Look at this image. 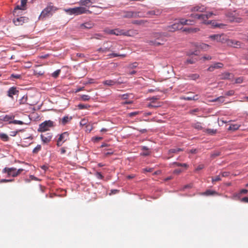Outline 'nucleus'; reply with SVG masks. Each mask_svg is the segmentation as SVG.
<instances>
[{
	"label": "nucleus",
	"mask_w": 248,
	"mask_h": 248,
	"mask_svg": "<svg viewBox=\"0 0 248 248\" xmlns=\"http://www.w3.org/2000/svg\"><path fill=\"white\" fill-rule=\"evenodd\" d=\"M65 11L70 15H75L76 16L86 13L87 12H89L86 8L83 7H77L73 8H69L65 9Z\"/></svg>",
	"instance_id": "obj_1"
},
{
	"label": "nucleus",
	"mask_w": 248,
	"mask_h": 248,
	"mask_svg": "<svg viewBox=\"0 0 248 248\" xmlns=\"http://www.w3.org/2000/svg\"><path fill=\"white\" fill-rule=\"evenodd\" d=\"M53 126V122L51 121H46L39 124L38 132H43L49 130L50 128Z\"/></svg>",
	"instance_id": "obj_2"
},
{
	"label": "nucleus",
	"mask_w": 248,
	"mask_h": 248,
	"mask_svg": "<svg viewBox=\"0 0 248 248\" xmlns=\"http://www.w3.org/2000/svg\"><path fill=\"white\" fill-rule=\"evenodd\" d=\"M52 3H50L46 8H45L41 13L39 18L45 17L46 16H48L49 14L52 15V12L57 10V8L53 5H51Z\"/></svg>",
	"instance_id": "obj_3"
},
{
	"label": "nucleus",
	"mask_w": 248,
	"mask_h": 248,
	"mask_svg": "<svg viewBox=\"0 0 248 248\" xmlns=\"http://www.w3.org/2000/svg\"><path fill=\"white\" fill-rule=\"evenodd\" d=\"M116 46L117 45L115 43L110 46H105V44H104L103 47L99 48L97 50V51L102 53H106L108 51L114 52V49L116 48Z\"/></svg>",
	"instance_id": "obj_4"
},
{
	"label": "nucleus",
	"mask_w": 248,
	"mask_h": 248,
	"mask_svg": "<svg viewBox=\"0 0 248 248\" xmlns=\"http://www.w3.org/2000/svg\"><path fill=\"white\" fill-rule=\"evenodd\" d=\"M69 133L67 132H64L61 134L57 140V145L61 146L66 141L69 140Z\"/></svg>",
	"instance_id": "obj_5"
},
{
	"label": "nucleus",
	"mask_w": 248,
	"mask_h": 248,
	"mask_svg": "<svg viewBox=\"0 0 248 248\" xmlns=\"http://www.w3.org/2000/svg\"><path fill=\"white\" fill-rule=\"evenodd\" d=\"M28 21L29 18L25 16H20L13 19V23L16 26L22 25L23 23H27Z\"/></svg>",
	"instance_id": "obj_6"
},
{
	"label": "nucleus",
	"mask_w": 248,
	"mask_h": 248,
	"mask_svg": "<svg viewBox=\"0 0 248 248\" xmlns=\"http://www.w3.org/2000/svg\"><path fill=\"white\" fill-rule=\"evenodd\" d=\"M3 173H7L8 176L15 177L17 176L15 168H5L2 170Z\"/></svg>",
	"instance_id": "obj_7"
},
{
	"label": "nucleus",
	"mask_w": 248,
	"mask_h": 248,
	"mask_svg": "<svg viewBox=\"0 0 248 248\" xmlns=\"http://www.w3.org/2000/svg\"><path fill=\"white\" fill-rule=\"evenodd\" d=\"M224 35L222 34H213L209 36V38L213 40H216L217 42L224 43L226 42L227 39L224 38Z\"/></svg>",
	"instance_id": "obj_8"
},
{
	"label": "nucleus",
	"mask_w": 248,
	"mask_h": 248,
	"mask_svg": "<svg viewBox=\"0 0 248 248\" xmlns=\"http://www.w3.org/2000/svg\"><path fill=\"white\" fill-rule=\"evenodd\" d=\"M41 139L43 143L46 144L49 142L52 139V134L51 133H47L41 135Z\"/></svg>",
	"instance_id": "obj_9"
},
{
	"label": "nucleus",
	"mask_w": 248,
	"mask_h": 248,
	"mask_svg": "<svg viewBox=\"0 0 248 248\" xmlns=\"http://www.w3.org/2000/svg\"><path fill=\"white\" fill-rule=\"evenodd\" d=\"M226 43L227 45L231 46H233L235 48H238V47H241V42L238 41H236L232 39H227Z\"/></svg>",
	"instance_id": "obj_10"
},
{
	"label": "nucleus",
	"mask_w": 248,
	"mask_h": 248,
	"mask_svg": "<svg viewBox=\"0 0 248 248\" xmlns=\"http://www.w3.org/2000/svg\"><path fill=\"white\" fill-rule=\"evenodd\" d=\"M122 83V82L119 81L118 80L116 79H108L103 81V83L104 85H108L109 86H111L116 84H120Z\"/></svg>",
	"instance_id": "obj_11"
},
{
	"label": "nucleus",
	"mask_w": 248,
	"mask_h": 248,
	"mask_svg": "<svg viewBox=\"0 0 248 248\" xmlns=\"http://www.w3.org/2000/svg\"><path fill=\"white\" fill-rule=\"evenodd\" d=\"M14 118V116L13 115H1L0 116V123H1L2 122H12L11 120Z\"/></svg>",
	"instance_id": "obj_12"
},
{
	"label": "nucleus",
	"mask_w": 248,
	"mask_h": 248,
	"mask_svg": "<svg viewBox=\"0 0 248 248\" xmlns=\"http://www.w3.org/2000/svg\"><path fill=\"white\" fill-rule=\"evenodd\" d=\"M182 27L179 22L175 23L172 25L168 27V30L170 31H174L176 30L181 29Z\"/></svg>",
	"instance_id": "obj_13"
},
{
	"label": "nucleus",
	"mask_w": 248,
	"mask_h": 248,
	"mask_svg": "<svg viewBox=\"0 0 248 248\" xmlns=\"http://www.w3.org/2000/svg\"><path fill=\"white\" fill-rule=\"evenodd\" d=\"M223 66V64L222 63L217 62L209 67L207 69V71L212 72L214 71L215 69L222 68Z\"/></svg>",
	"instance_id": "obj_14"
},
{
	"label": "nucleus",
	"mask_w": 248,
	"mask_h": 248,
	"mask_svg": "<svg viewBox=\"0 0 248 248\" xmlns=\"http://www.w3.org/2000/svg\"><path fill=\"white\" fill-rule=\"evenodd\" d=\"M130 31H125L123 30H119L118 29H115V35H124L125 36H130L129 34Z\"/></svg>",
	"instance_id": "obj_15"
},
{
	"label": "nucleus",
	"mask_w": 248,
	"mask_h": 248,
	"mask_svg": "<svg viewBox=\"0 0 248 248\" xmlns=\"http://www.w3.org/2000/svg\"><path fill=\"white\" fill-rule=\"evenodd\" d=\"M200 195H203V196H209L217 195L218 193L216 191L209 189V190H207L204 192L201 193L200 194Z\"/></svg>",
	"instance_id": "obj_16"
},
{
	"label": "nucleus",
	"mask_w": 248,
	"mask_h": 248,
	"mask_svg": "<svg viewBox=\"0 0 248 248\" xmlns=\"http://www.w3.org/2000/svg\"><path fill=\"white\" fill-rule=\"evenodd\" d=\"M19 91L16 90V88L14 87H12L9 89L8 91V95L9 97H13V95L16 94Z\"/></svg>",
	"instance_id": "obj_17"
},
{
	"label": "nucleus",
	"mask_w": 248,
	"mask_h": 248,
	"mask_svg": "<svg viewBox=\"0 0 248 248\" xmlns=\"http://www.w3.org/2000/svg\"><path fill=\"white\" fill-rule=\"evenodd\" d=\"M185 79H191L192 80H196L200 78V75L198 74H192L185 75Z\"/></svg>",
	"instance_id": "obj_18"
},
{
	"label": "nucleus",
	"mask_w": 248,
	"mask_h": 248,
	"mask_svg": "<svg viewBox=\"0 0 248 248\" xmlns=\"http://www.w3.org/2000/svg\"><path fill=\"white\" fill-rule=\"evenodd\" d=\"M163 41L162 40V42L157 41V40L155 39V40H150L147 41V43H148L149 45L154 46H159L163 44Z\"/></svg>",
	"instance_id": "obj_19"
},
{
	"label": "nucleus",
	"mask_w": 248,
	"mask_h": 248,
	"mask_svg": "<svg viewBox=\"0 0 248 248\" xmlns=\"http://www.w3.org/2000/svg\"><path fill=\"white\" fill-rule=\"evenodd\" d=\"M27 95H24L20 99V104H25L29 105L30 107L29 108H34V107H32L33 106V104H29V103L27 102Z\"/></svg>",
	"instance_id": "obj_20"
},
{
	"label": "nucleus",
	"mask_w": 248,
	"mask_h": 248,
	"mask_svg": "<svg viewBox=\"0 0 248 248\" xmlns=\"http://www.w3.org/2000/svg\"><path fill=\"white\" fill-rule=\"evenodd\" d=\"M183 149L180 148H176L173 149H171L169 151V155H170V156L168 157V158H170V157H171L173 156V155H171L173 153H177L179 152L182 151Z\"/></svg>",
	"instance_id": "obj_21"
},
{
	"label": "nucleus",
	"mask_w": 248,
	"mask_h": 248,
	"mask_svg": "<svg viewBox=\"0 0 248 248\" xmlns=\"http://www.w3.org/2000/svg\"><path fill=\"white\" fill-rule=\"evenodd\" d=\"M93 26V24L89 22H86L82 23L80 25V28L81 29H91Z\"/></svg>",
	"instance_id": "obj_22"
},
{
	"label": "nucleus",
	"mask_w": 248,
	"mask_h": 248,
	"mask_svg": "<svg viewBox=\"0 0 248 248\" xmlns=\"http://www.w3.org/2000/svg\"><path fill=\"white\" fill-rule=\"evenodd\" d=\"M72 117H69L68 116H65L62 119V120H61V123L63 125H65L68 122L71 121L72 120Z\"/></svg>",
	"instance_id": "obj_23"
},
{
	"label": "nucleus",
	"mask_w": 248,
	"mask_h": 248,
	"mask_svg": "<svg viewBox=\"0 0 248 248\" xmlns=\"http://www.w3.org/2000/svg\"><path fill=\"white\" fill-rule=\"evenodd\" d=\"M199 31L198 28H185L183 29L184 31L188 32H196Z\"/></svg>",
	"instance_id": "obj_24"
},
{
	"label": "nucleus",
	"mask_w": 248,
	"mask_h": 248,
	"mask_svg": "<svg viewBox=\"0 0 248 248\" xmlns=\"http://www.w3.org/2000/svg\"><path fill=\"white\" fill-rule=\"evenodd\" d=\"M25 9L24 8H23L21 6H19L18 5H17L14 11H13V15L15 16H19V15L18 14H16V11L17 10H24Z\"/></svg>",
	"instance_id": "obj_25"
},
{
	"label": "nucleus",
	"mask_w": 248,
	"mask_h": 248,
	"mask_svg": "<svg viewBox=\"0 0 248 248\" xmlns=\"http://www.w3.org/2000/svg\"><path fill=\"white\" fill-rule=\"evenodd\" d=\"M197 61H198V59L197 58H191L189 59H187L186 61L185 62V64H194Z\"/></svg>",
	"instance_id": "obj_26"
},
{
	"label": "nucleus",
	"mask_w": 248,
	"mask_h": 248,
	"mask_svg": "<svg viewBox=\"0 0 248 248\" xmlns=\"http://www.w3.org/2000/svg\"><path fill=\"white\" fill-rule=\"evenodd\" d=\"M197 47L201 49L206 50H207L208 47H209V45L204 44V43H201L198 45Z\"/></svg>",
	"instance_id": "obj_27"
},
{
	"label": "nucleus",
	"mask_w": 248,
	"mask_h": 248,
	"mask_svg": "<svg viewBox=\"0 0 248 248\" xmlns=\"http://www.w3.org/2000/svg\"><path fill=\"white\" fill-rule=\"evenodd\" d=\"M108 56H109V58H112L116 57H125L126 56V54H119L116 53H112L108 55Z\"/></svg>",
	"instance_id": "obj_28"
},
{
	"label": "nucleus",
	"mask_w": 248,
	"mask_h": 248,
	"mask_svg": "<svg viewBox=\"0 0 248 248\" xmlns=\"http://www.w3.org/2000/svg\"><path fill=\"white\" fill-rule=\"evenodd\" d=\"M231 74L229 72H225L220 75V78L222 79H230Z\"/></svg>",
	"instance_id": "obj_29"
},
{
	"label": "nucleus",
	"mask_w": 248,
	"mask_h": 248,
	"mask_svg": "<svg viewBox=\"0 0 248 248\" xmlns=\"http://www.w3.org/2000/svg\"><path fill=\"white\" fill-rule=\"evenodd\" d=\"M0 139L4 141H8L9 140V137L7 135L4 133H0Z\"/></svg>",
	"instance_id": "obj_30"
},
{
	"label": "nucleus",
	"mask_w": 248,
	"mask_h": 248,
	"mask_svg": "<svg viewBox=\"0 0 248 248\" xmlns=\"http://www.w3.org/2000/svg\"><path fill=\"white\" fill-rule=\"evenodd\" d=\"M239 126L238 124H232L229 126V130L234 131L237 130Z\"/></svg>",
	"instance_id": "obj_31"
},
{
	"label": "nucleus",
	"mask_w": 248,
	"mask_h": 248,
	"mask_svg": "<svg viewBox=\"0 0 248 248\" xmlns=\"http://www.w3.org/2000/svg\"><path fill=\"white\" fill-rule=\"evenodd\" d=\"M198 55V51L197 50L194 51H188L186 53V55L187 56H191L192 55H195L197 56Z\"/></svg>",
	"instance_id": "obj_32"
},
{
	"label": "nucleus",
	"mask_w": 248,
	"mask_h": 248,
	"mask_svg": "<svg viewBox=\"0 0 248 248\" xmlns=\"http://www.w3.org/2000/svg\"><path fill=\"white\" fill-rule=\"evenodd\" d=\"M60 73H61V70L60 69L57 70L56 71H55L54 72H53L52 74V76L54 78H57L59 77Z\"/></svg>",
	"instance_id": "obj_33"
},
{
	"label": "nucleus",
	"mask_w": 248,
	"mask_h": 248,
	"mask_svg": "<svg viewBox=\"0 0 248 248\" xmlns=\"http://www.w3.org/2000/svg\"><path fill=\"white\" fill-rule=\"evenodd\" d=\"M41 150V145H37V146L33 149V150L32 151V153L33 154H37Z\"/></svg>",
	"instance_id": "obj_34"
},
{
	"label": "nucleus",
	"mask_w": 248,
	"mask_h": 248,
	"mask_svg": "<svg viewBox=\"0 0 248 248\" xmlns=\"http://www.w3.org/2000/svg\"><path fill=\"white\" fill-rule=\"evenodd\" d=\"M134 16V13L132 12H127L125 13V15L124 16V17L126 18H131Z\"/></svg>",
	"instance_id": "obj_35"
},
{
	"label": "nucleus",
	"mask_w": 248,
	"mask_h": 248,
	"mask_svg": "<svg viewBox=\"0 0 248 248\" xmlns=\"http://www.w3.org/2000/svg\"><path fill=\"white\" fill-rule=\"evenodd\" d=\"M188 21H189L188 20H185L184 19H181L179 21V22L180 24H181V26L182 25L190 24V23H188ZM189 21L190 22V20H189Z\"/></svg>",
	"instance_id": "obj_36"
},
{
	"label": "nucleus",
	"mask_w": 248,
	"mask_h": 248,
	"mask_svg": "<svg viewBox=\"0 0 248 248\" xmlns=\"http://www.w3.org/2000/svg\"><path fill=\"white\" fill-rule=\"evenodd\" d=\"M90 2H91V0H80V4L81 5L87 6Z\"/></svg>",
	"instance_id": "obj_37"
},
{
	"label": "nucleus",
	"mask_w": 248,
	"mask_h": 248,
	"mask_svg": "<svg viewBox=\"0 0 248 248\" xmlns=\"http://www.w3.org/2000/svg\"><path fill=\"white\" fill-rule=\"evenodd\" d=\"M162 36V33L160 32H155L153 34V36L156 38V40H159V38Z\"/></svg>",
	"instance_id": "obj_38"
},
{
	"label": "nucleus",
	"mask_w": 248,
	"mask_h": 248,
	"mask_svg": "<svg viewBox=\"0 0 248 248\" xmlns=\"http://www.w3.org/2000/svg\"><path fill=\"white\" fill-rule=\"evenodd\" d=\"M147 107L157 108L160 107L159 105H156L155 103H148L146 104Z\"/></svg>",
	"instance_id": "obj_39"
},
{
	"label": "nucleus",
	"mask_w": 248,
	"mask_h": 248,
	"mask_svg": "<svg viewBox=\"0 0 248 248\" xmlns=\"http://www.w3.org/2000/svg\"><path fill=\"white\" fill-rule=\"evenodd\" d=\"M221 180V179L220 175H217V176H215V177L212 178V182L213 183H214L216 182L219 181Z\"/></svg>",
	"instance_id": "obj_40"
},
{
	"label": "nucleus",
	"mask_w": 248,
	"mask_h": 248,
	"mask_svg": "<svg viewBox=\"0 0 248 248\" xmlns=\"http://www.w3.org/2000/svg\"><path fill=\"white\" fill-rule=\"evenodd\" d=\"M234 94V91L233 90H230L229 91L226 92L225 93V95L226 96H232Z\"/></svg>",
	"instance_id": "obj_41"
},
{
	"label": "nucleus",
	"mask_w": 248,
	"mask_h": 248,
	"mask_svg": "<svg viewBox=\"0 0 248 248\" xmlns=\"http://www.w3.org/2000/svg\"><path fill=\"white\" fill-rule=\"evenodd\" d=\"M248 192V190L246 189H243L241 190L239 193L237 194L238 197H240L241 194H247Z\"/></svg>",
	"instance_id": "obj_42"
},
{
	"label": "nucleus",
	"mask_w": 248,
	"mask_h": 248,
	"mask_svg": "<svg viewBox=\"0 0 248 248\" xmlns=\"http://www.w3.org/2000/svg\"><path fill=\"white\" fill-rule=\"evenodd\" d=\"M10 78H15L17 79H20L21 78V75H16L12 74L11 75Z\"/></svg>",
	"instance_id": "obj_43"
},
{
	"label": "nucleus",
	"mask_w": 248,
	"mask_h": 248,
	"mask_svg": "<svg viewBox=\"0 0 248 248\" xmlns=\"http://www.w3.org/2000/svg\"><path fill=\"white\" fill-rule=\"evenodd\" d=\"M10 123H13L14 124H23L24 123L21 121H18V120H14L12 122H10Z\"/></svg>",
	"instance_id": "obj_44"
},
{
	"label": "nucleus",
	"mask_w": 248,
	"mask_h": 248,
	"mask_svg": "<svg viewBox=\"0 0 248 248\" xmlns=\"http://www.w3.org/2000/svg\"><path fill=\"white\" fill-rule=\"evenodd\" d=\"M138 65V63L136 62H133L132 63H131L129 64V67L130 68H136Z\"/></svg>",
	"instance_id": "obj_45"
},
{
	"label": "nucleus",
	"mask_w": 248,
	"mask_h": 248,
	"mask_svg": "<svg viewBox=\"0 0 248 248\" xmlns=\"http://www.w3.org/2000/svg\"><path fill=\"white\" fill-rule=\"evenodd\" d=\"M206 131L208 133H209L211 135H213V134L216 133V132H217V130H214V129H207Z\"/></svg>",
	"instance_id": "obj_46"
},
{
	"label": "nucleus",
	"mask_w": 248,
	"mask_h": 248,
	"mask_svg": "<svg viewBox=\"0 0 248 248\" xmlns=\"http://www.w3.org/2000/svg\"><path fill=\"white\" fill-rule=\"evenodd\" d=\"M81 98L83 101L88 100L90 97L87 95H82L81 96Z\"/></svg>",
	"instance_id": "obj_47"
},
{
	"label": "nucleus",
	"mask_w": 248,
	"mask_h": 248,
	"mask_svg": "<svg viewBox=\"0 0 248 248\" xmlns=\"http://www.w3.org/2000/svg\"><path fill=\"white\" fill-rule=\"evenodd\" d=\"M95 176L97 178L99 179H102L104 178V176L101 174L100 172H96Z\"/></svg>",
	"instance_id": "obj_48"
},
{
	"label": "nucleus",
	"mask_w": 248,
	"mask_h": 248,
	"mask_svg": "<svg viewBox=\"0 0 248 248\" xmlns=\"http://www.w3.org/2000/svg\"><path fill=\"white\" fill-rule=\"evenodd\" d=\"M27 0H21V6L23 8L26 7L27 5Z\"/></svg>",
	"instance_id": "obj_49"
},
{
	"label": "nucleus",
	"mask_w": 248,
	"mask_h": 248,
	"mask_svg": "<svg viewBox=\"0 0 248 248\" xmlns=\"http://www.w3.org/2000/svg\"><path fill=\"white\" fill-rule=\"evenodd\" d=\"M215 101H217L220 102H223L224 101V97L223 96H220L216 98Z\"/></svg>",
	"instance_id": "obj_50"
},
{
	"label": "nucleus",
	"mask_w": 248,
	"mask_h": 248,
	"mask_svg": "<svg viewBox=\"0 0 248 248\" xmlns=\"http://www.w3.org/2000/svg\"><path fill=\"white\" fill-rule=\"evenodd\" d=\"M78 106L79 107V108H87L90 106H85V104H79Z\"/></svg>",
	"instance_id": "obj_51"
},
{
	"label": "nucleus",
	"mask_w": 248,
	"mask_h": 248,
	"mask_svg": "<svg viewBox=\"0 0 248 248\" xmlns=\"http://www.w3.org/2000/svg\"><path fill=\"white\" fill-rule=\"evenodd\" d=\"M132 103H133V101H123L121 103V104L123 105H126V104H132Z\"/></svg>",
	"instance_id": "obj_52"
},
{
	"label": "nucleus",
	"mask_w": 248,
	"mask_h": 248,
	"mask_svg": "<svg viewBox=\"0 0 248 248\" xmlns=\"http://www.w3.org/2000/svg\"><path fill=\"white\" fill-rule=\"evenodd\" d=\"M204 165L203 164H200L199 165L197 168L196 169V171H199L200 170H202L203 168H204Z\"/></svg>",
	"instance_id": "obj_53"
},
{
	"label": "nucleus",
	"mask_w": 248,
	"mask_h": 248,
	"mask_svg": "<svg viewBox=\"0 0 248 248\" xmlns=\"http://www.w3.org/2000/svg\"><path fill=\"white\" fill-rule=\"evenodd\" d=\"M216 28H219L220 29H222L224 27L225 25L222 24V23H217V24H216Z\"/></svg>",
	"instance_id": "obj_54"
},
{
	"label": "nucleus",
	"mask_w": 248,
	"mask_h": 248,
	"mask_svg": "<svg viewBox=\"0 0 248 248\" xmlns=\"http://www.w3.org/2000/svg\"><path fill=\"white\" fill-rule=\"evenodd\" d=\"M194 11H200V12H202L203 11V10L204 9V8L203 7H195L194 8Z\"/></svg>",
	"instance_id": "obj_55"
},
{
	"label": "nucleus",
	"mask_w": 248,
	"mask_h": 248,
	"mask_svg": "<svg viewBox=\"0 0 248 248\" xmlns=\"http://www.w3.org/2000/svg\"><path fill=\"white\" fill-rule=\"evenodd\" d=\"M139 114V111H135L128 114L130 117H134Z\"/></svg>",
	"instance_id": "obj_56"
},
{
	"label": "nucleus",
	"mask_w": 248,
	"mask_h": 248,
	"mask_svg": "<svg viewBox=\"0 0 248 248\" xmlns=\"http://www.w3.org/2000/svg\"><path fill=\"white\" fill-rule=\"evenodd\" d=\"M194 126L195 128L198 129H201L202 128L200 124L199 123L195 124Z\"/></svg>",
	"instance_id": "obj_57"
},
{
	"label": "nucleus",
	"mask_w": 248,
	"mask_h": 248,
	"mask_svg": "<svg viewBox=\"0 0 248 248\" xmlns=\"http://www.w3.org/2000/svg\"><path fill=\"white\" fill-rule=\"evenodd\" d=\"M222 177H226L229 175V172H223L221 173Z\"/></svg>",
	"instance_id": "obj_58"
},
{
	"label": "nucleus",
	"mask_w": 248,
	"mask_h": 248,
	"mask_svg": "<svg viewBox=\"0 0 248 248\" xmlns=\"http://www.w3.org/2000/svg\"><path fill=\"white\" fill-rule=\"evenodd\" d=\"M129 94H127V93H126V94H124L122 95V98L123 99V100H125L126 99L128 98V97H129Z\"/></svg>",
	"instance_id": "obj_59"
},
{
	"label": "nucleus",
	"mask_w": 248,
	"mask_h": 248,
	"mask_svg": "<svg viewBox=\"0 0 248 248\" xmlns=\"http://www.w3.org/2000/svg\"><path fill=\"white\" fill-rule=\"evenodd\" d=\"M213 15L212 12H210L208 14H205L206 18L208 19L211 17V16Z\"/></svg>",
	"instance_id": "obj_60"
},
{
	"label": "nucleus",
	"mask_w": 248,
	"mask_h": 248,
	"mask_svg": "<svg viewBox=\"0 0 248 248\" xmlns=\"http://www.w3.org/2000/svg\"><path fill=\"white\" fill-rule=\"evenodd\" d=\"M23 171V169H19L18 170L16 169V173H17V175H19Z\"/></svg>",
	"instance_id": "obj_61"
},
{
	"label": "nucleus",
	"mask_w": 248,
	"mask_h": 248,
	"mask_svg": "<svg viewBox=\"0 0 248 248\" xmlns=\"http://www.w3.org/2000/svg\"><path fill=\"white\" fill-rule=\"evenodd\" d=\"M241 201L243 202H248V197H244L241 199Z\"/></svg>",
	"instance_id": "obj_62"
},
{
	"label": "nucleus",
	"mask_w": 248,
	"mask_h": 248,
	"mask_svg": "<svg viewBox=\"0 0 248 248\" xmlns=\"http://www.w3.org/2000/svg\"><path fill=\"white\" fill-rule=\"evenodd\" d=\"M243 80L241 78H237L235 80V83H240L242 82Z\"/></svg>",
	"instance_id": "obj_63"
},
{
	"label": "nucleus",
	"mask_w": 248,
	"mask_h": 248,
	"mask_svg": "<svg viewBox=\"0 0 248 248\" xmlns=\"http://www.w3.org/2000/svg\"><path fill=\"white\" fill-rule=\"evenodd\" d=\"M148 14L149 15H151V16L155 15V11L152 10V11H149Z\"/></svg>",
	"instance_id": "obj_64"
}]
</instances>
